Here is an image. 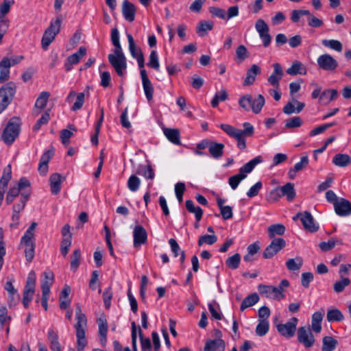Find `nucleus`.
Here are the masks:
<instances>
[{
    "instance_id": "1",
    "label": "nucleus",
    "mask_w": 351,
    "mask_h": 351,
    "mask_svg": "<svg viewBox=\"0 0 351 351\" xmlns=\"http://www.w3.org/2000/svg\"><path fill=\"white\" fill-rule=\"evenodd\" d=\"M75 317L77 319V322L75 324L77 337V351H84V348L87 345L85 335L87 328V319L86 315L82 313L80 304H77L76 306Z\"/></svg>"
},
{
    "instance_id": "2",
    "label": "nucleus",
    "mask_w": 351,
    "mask_h": 351,
    "mask_svg": "<svg viewBox=\"0 0 351 351\" xmlns=\"http://www.w3.org/2000/svg\"><path fill=\"white\" fill-rule=\"evenodd\" d=\"M36 226V222H32L20 242V246L24 247L26 261L29 263L32 261L35 254L34 230Z\"/></svg>"
},
{
    "instance_id": "3",
    "label": "nucleus",
    "mask_w": 351,
    "mask_h": 351,
    "mask_svg": "<svg viewBox=\"0 0 351 351\" xmlns=\"http://www.w3.org/2000/svg\"><path fill=\"white\" fill-rule=\"evenodd\" d=\"M265 103V97L262 95H258L254 98L251 95L246 94L240 97L239 104L245 111L250 110L255 114H258Z\"/></svg>"
},
{
    "instance_id": "4",
    "label": "nucleus",
    "mask_w": 351,
    "mask_h": 351,
    "mask_svg": "<svg viewBox=\"0 0 351 351\" xmlns=\"http://www.w3.org/2000/svg\"><path fill=\"white\" fill-rule=\"evenodd\" d=\"M21 131V120L14 117L8 122L2 133V140L6 145H11L19 135Z\"/></svg>"
},
{
    "instance_id": "5",
    "label": "nucleus",
    "mask_w": 351,
    "mask_h": 351,
    "mask_svg": "<svg viewBox=\"0 0 351 351\" xmlns=\"http://www.w3.org/2000/svg\"><path fill=\"white\" fill-rule=\"evenodd\" d=\"M61 22V16H57L55 20L51 21L50 25L44 32L41 40L42 47L44 50L48 49L50 44L54 40L56 35L59 33Z\"/></svg>"
},
{
    "instance_id": "6",
    "label": "nucleus",
    "mask_w": 351,
    "mask_h": 351,
    "mask_svg": "<svg viewBox=\"0 0 351 351\" xmlns=\"http://www.w3.org/2000/svg\"><path fill=\"white\" fill-rule=\"evenodd\" d=\"M16 86L9 82L0 88V114L4 111L12 101L16 93Z\"/></svg>"
},
{
    "instance_id": "7",
    "label": "nucleus",
    "mask_w": 351,
    "mask_h": 351,
    "mask_svg": "<svg viewBox=\"0 0 351 351\" xmlns=\"http://www.w3.org/2000/svg\"><path fill=\"white\" fill-rule=\"evenodd\" d=\"M221 129L224 131L230 137L234 138L237 141V147L243 150L246 147L245 136L242 132V130L236 128L230 125L222 123L220 125Z\"/></svg>"
},
{
    "instance_id": "8",
    "label": "nucleus",
    "mask_w": 351,
    "mask_h": 351,
    "mask_svg": "<svg viewBox=\"0 0 351 351\" xmlns=\"http://www.w3.org/2000/svg\"><path fill=\"white\" fill-rule=\"evenodd\" d=\"M258 290L262 295L269 299L279 301L285 297L284 289H281V287L261 284L258 286Z\"/></svg>"
},
{
    "instance_id": "9",
    "label": "nucleus",
    "mask_w": 351,
    "mask_h": 351,
    "mask_svg": "<svg viewBox=\"0 0 351 351\" xmlns=\"http://www.w3.org/2000/svg\"><path fill=\"white\" fill-rule=\"evenodd\" d=\"M286 245V241L282 238H274L271 243L265 248L263 256L265 259L271 258Z\"/></svg>"
},
{
    "instance_id": "10",
    "label": "nucleus",
    "mask_w": 351,
    "mask_h": 351,
    "mask_svg": "<svg viewBox=\"0 0 351 351\" xmlns=\"http://www.w3.org/2000/svg\"><path fill=\"white\" fill-rule=\"evenodd\" d=\"M318 66L326 71L332 72L338 67V62L330 54L324 53L317 59Z\"/></svg>"
},
{
    "instance_id": "11",
    "label": "nucleus",
    "mask_w": 351,
    "mask_h": 351,
    "mask_svg": "<svg viewBox=\"0 0 351 351\" xmlns=\"http://www.w3.org/2000/svg\"><path fill=\"white\" fill-rule=\"evenodd\" d=\"M298 319L292 317L285 324H279L276 326L278 332L286 338H291L294 336Z\"/></svg>"
},
{
    "instance_id": "12",
    "label": "nucleus",
    "mask_w": 351,
    "mask_h": 351,
    "mask_svg": "<svg viewBox=\"0 0 351 351\" xmlns=\"http://www.w3.org/2000/svg\"><path fill=\"white\" fill-rule=\"evenodd\" d=\"M255 29L263 41V46L268 47L271 43V37L269 34V28L267 24L264 20L259 19L255 23Z\"/></svg>"
},
{
    "instance_id": "13",
    "label": "nucleus",
    "mask_w": 351,
    "mask_h": 351,
    "mask_svg": "<svg viewBox=\"0 0 351 351\" xmlns=\"http://www.w3.org/2000/svg\"><path fill=\"white\" fill-rule=\"evenodd\" d=\"M298 340L306 348H311L315 343V337L308 328L302 326L298 330Z\"/></svg>"
},
{
    "instance_id": "14",
    "label": "nucleus",
    "mask_w": 351,
    "mask_h": 351,
    "mask_svg": "<svg viewBox=\"0 0 351 351\" xmlns=\"http://www.w3.org/2000/svg\"><path fill=\"white\" fill-rule=\"evenodd\" d=\"M108 61L113 66L119 76H123L124 71L127 68V60L125 57H117L109 54L108 56Z\"/></svg>"
},
{
    "instance_id": "15",
    "label": "nucleus",
    "mask_w": 351,
    "mask_h": 351,
    "mask_svg": "<svg viewBox=\"0 0 351 351\" xmlns=\"http://www.w3.org/2000/svg\"><path fill=\"white\" fill-rule=\"evenodd\" d=\"M133 245L135 248L146 243L147 241L146 230L141 225L136 226L133 230Z\"/></svg>"
},
{
    "instance_id": "16",
    "label": "nucleus",
    "mask_w": 351,
    "mask_h": 351,
    "mask_svg": "<svg viewBox=\"0 0 351 351\" xmlns=\"http://www.w3.org/2000/svg\"><path fill=\"white\" fill-rule=\"evenodd\" d=\"M274 71L268 77V83L274 87L278 89L280 88V81L283 76V71L280 64L278 62L273 64Z\"/></svg>"
},
{
    "instance_id": "17",
    "label": "nucleus",
    "mask_w": 351,
    "mask_h": 351,
    "mask_svg": "<svg viewBox=\"0 0 351 351\" xmlns=\"http://www.w3.org/2000/svg\"><path fill=\"white\" fill-rule=\"evenodd\" d=\"M297 217H300L305 230L311 232L317 231L319 226L315 223L314 219L310 213H298Z\"/></svg>"
},
{
    "instance_id": "18",
    "label": "nucleus",
    "mask_w": 351,
    "mask_h": 351,
    "mask_svg": "<svg viewBox=\"0 0 351 351\" xmlns=\"http://www.w3.org/2000/svg\"><path fill=\"white\" fill-rule=\"evenodd\" d=\"M86 53V49L84 47H80L78 51L69 56L66 58V61L64 64V69L66 71H69L72 69L73 65L77 64L81 58L84 57Z\"/></svg>"
},
{
    "instance_id": "19",
    "label": "nucleus",
    "mask_w": 351,
    "mask_h": 351,
    "mask_svg": "<svg viewBox=\"0 0 351 351\" xmlns=\"http://www.w3.org/2000/svg\"><path fill=\"white\" fill-rule=\"evenodd\" d=\"M334 209L339 216H348L351 214V203L344 198H340L338 202L335 204Z\"/></svg>"
},
{
    "instance_id": "20",
    "label": "nucleus",
    "mask_w": 351,
    "mask_h": 351,
    "mask_svg": "<svg viewBox=\"0 0 351 351\" xmlns=\"http://www.w3.org/2000/svg\"><path fill=\"white\" fill-rule=\"evenodd\" d=\"M141 77L142 80L143 88L145 92V97L148 101H150L153 99L154 95V87L152 82L148 78L147 72L145 69H142L140 71Z\"/></svg>"
},
{
    "instance_id": "21",
    "label": "nucleus",
    "mask_w": 351,
    "mask_h": 351,
    "mask_svg": "<svg viewBox=\"0 0 351 351\" xmlns=\"http://www.w3.org/2000/svg\"><path fill=\"white\" fill-rule=\"evenodd\" d=\"M122 14L126 21L129 22L134 21L136 14V8L134 4L125 0L122 3Z\"/></svg>"
},
{
    "instance_id": "22",
    "label": "nucleus",
    "mask_w": 351,
    "mask_h": 351,
    "mask_svg": "<svg viewBox=\"0 0 351 351\" xmlns=\"http://www.w3.org/2000/svg\"><path fill=\"white\" fill-rule=\"evenodd\" d=\"M10 58L5 57L0 62V83L7 81L10 77Z\"/></svg>"
},
{
    "instance_id": "23",
    "label": "nucleus",
    "mask_w": 351,
    "mask_h": 351,
    "mask_svg": "<svg viewBox=\"0 0 351 351\" xmlns=\"http://www.w3.org/2000/svg\"><path fill=\"white\" fill-rule=\"evenodd\" d=\"M261 69L257 64H253L247 71L246 77L244 80L243 84L245 86L252 85L255 80L257 75L260 74Z\"/></svg>"
},
{
    "instance_id": "24",
    "label": "nucleus",
    "mask_w": 351,
    "mask_h": 351,
    "mask_svg": "<svg viewBox=\"0 0 351 351\" xmlns=\"http://www.w3.org/2000/svg\"><path fill=\"white\" fill-rule=\"evenodd\" d=\"M51 192L53 195H57L61 189L62 178L60 174L55 173L51 175L49 178Z\"/></svg>"
},
{
    "instance_id": "25",
    "label": "nucleus",
    "mask_w": 351,
    "mask_h": 351,
    "mask_svg": "<svg viewBox=\"0 0 351 351\" xmlns=\"http://www.w3.org/2000/svg\"><path fill=\"white\" fill-rule=\"evenodd\" d=\"M99 326V335L102 346H105L107 341L108 324L104 318H99L97 320Z\"/></svg>"
},
{
    "instance_id": "26",
    "label": "nucleus",
    "mask_w": 351,
    "mask_h": 351,
    "mask_svg": "<svg viewBox=\"0 0 351 351\" xmlns=\"http://www.w3.org/2000/svg\"><path fill=\"white\" fill-rule=\"evenodd\" d=\"M262 162V158L261 156H258L256 158H253L248 162H247L245 165H244L243 167H241L239 169V173H241L242 176H245V178L247 176V174L250 173L255 166Z\"/></svg>"
},
{
    "instance_id": "27",
    "label": "nucleus",
    "mask_w": 351,
    "mask_h": 351,
    "mask_svg": "<svg viewBox=\"0 0 351 351\" xmlns=\"http://www.w3.org/2000/svg\"><path fill=\"white\" fill-rule=\"evenodd\" d=\"M163 132L171 143L177 145L181 144L180 132L178 129L164 128Z\"/></svg>"
},
{
    "instance_id": "28",
    "label": "nucleus",
    "mask_w": 351,
    "mask_h": 351,
    "mask_svg": "<svg viewBox=\"0 0 351 351\" xmlns=\"http://www.w3.org/2000/svg\"><path fill=\"white\" fill-rule=\"evenodd\" d=\"M12 177V168L10 165H8L3 169V174L0 179V192L5 193L8 186V182Z\"/></svg>"
},
{
    "instance_id": "29",
    "label": "nucleus",
    "mask_w": 351,
    "mask_h": 351,
    "mask_svg": "<svg viewBox=\"0 0 351 351\" xmlns=\"http://www.w3.org/2000/svg\"><path fill=\"white\" fill-rule=\"evenodd\" d=\"M324 317V311H317L312 315L311 329L315 333H319L322 330V321Z\"/></svg>"
},
{
    "instance_id": "30",
    "label": "nucleus",
    "mask_w": 351,
    "mask_h": 351,
    "mask_svg": "<svg viewBox=\"0 0 351 351\" xmlns=\"http://www.w3.org/2000/svg\"><path fill=\"white\" fill-rule=\"evenodd\" d=\"M47 340L49 343L51 351H61V346L58 341V335L53 329L49 330Z\"/></svg>"
},
{
    "instance_id": "31",
    "label": "nucleus",
    "mask_w": 351,
    "mask_h": 351,
    "mask_svg": "<svg viewBox=\"0 0 351 351\" xmlns=\"http://www.w3.org/2000/svg\"><path fill=\"white\" fill-rule=\"evenodd\" d=\"M14 3V0H3L0 5V22L10 24V21L5 15L10 12L11 6Z\"/></svg>"
},
{
    "instance_id": "32",
    "label": "nucleus",
    "mask_w": 351,
    "mask_h": 351,
    "mask_svg": "<svg viewBox=\"0 0 351 351\" xmlns=\"http://www.w3.org/2000/svg\"><path fill=\"white\" fill-rule=\"evenodd\" d=\"M225 347V342L221 339L209 340L206 343L204 351H215L216 350L223 351Z\"/></svg>"
},
{
    "instance_id": "33",
    "label": "nucleus",
    "mask_w": 351,
    "mask_h": 351,
    "mask_svg": "<svg viewBox=\"0 0 351 351\" xmlns=\"http://www.w3.org/2000/svg\"><path fill=\"white\" fill-rule=\"evenodd\" d=\"M281 196H286L288 201H292L295 197V191L293 184L288 182L284 186H280Z\"/></svg>"
},
{
    "instance_id": "34",
    "label": "nucleus",
    "mask_w": 351,
    "mask_h": 351,
    "mask_svg": "<svg viewBox=\"0 0 351 351\" xmlns=\"http://www.w3.org/2000/svg\"><path fill=\"white\" fill-rule=\"evenodd\" d=\"M332 162L339 167H346L351 164V157L346 154H337L332 158Z\"/></svg>"
},
{
    "instance_id": "35",
    "label": "nucleus",
    "mask_w": 351,
    "mask_h": 351,
    "mask_svg": "<svg viewBox=\"0 0 351 351\" xmlns=\"http://www.w3.org/2000/svg\"><path fill=\"white\" fill-rule=\"evenodd\" d=\"M36 276L35 271H31L28 274L23 293L34 294L36 287Z\"/></svg>"
},
{
    "instance_id": "36",
    "label": "nucleus",
    "mask_w": 351,
    "mask_h": 351,
    "mask_svg": "<svg viewBox=\"0 0 351 351\" xmlns=\"http://www.w3.org/2000/svg\"><path fill=\"white\" fill-rule=\"evenodd\" d=\"M224 145L220 143L211 141L208 152L212 157L218 159L223 156Z\"/></svg>"
},
{
    "instance_id": "37",
    "label": "nucleus",
    "mask_w": 351,
    "mask_h": 351,
    "mask_svg": "<svg viewBox=\"0 0 351 351\" xmlns=\"http://www.w3.org/2000/svg\"><path fill=\"white\" fill-rule=\"evenodd\" d=\"M294 102L297 105L296 108H295V106L293 103L288 102L284 106L282 112L286 114H291L294 112H300L304 108L305 104L302 102L298 101V100H294Z\"/></svg>"
},
{
    "instance_id": "38",
    "label": "nucleus",
    "mask_w": 351,
    "mask_h": 351,
    "mask_svg": "<svg viewBox=\"0 0 351 351\" xmlns=\"http://www.w3.org/2000/svg\"><path fill=\"white\" fill-rule=\"evenodd\" d=\"M214 24L211 21H201L196 27L197 34L204 37L207 34L208 31H210L213 29Z\"/></svg>"
},
{
    "instance_id": "39",
    "label": "nucleus",
    "mask_w": 351,
    "mask_h": 351,
    "mask_svg": "<svg viewBox=\"0 0 351 351\" xmlns=\"http://www.w3.org/2000/svg\"><path fill=\"white\" fill-rule=\"evenodd\" d=\"M287 73L290 75H305L306 73V69L302 63L299 61H295L292 65L287 69Z\"/></svg>"
},
{
    "instance_id": "40",
    "label": "nucleus",
    "mask_w": 351,
    "mask_h": 351,
    "mask_svg": "<svg viewBox=\"0 0 351 351\" xmlns=\"http://www.w3.org/2000/svg\"><path fill=\"white\" fill-rule=\"evenodd\" d=\"M29 196L30 193L29 192H21V196L20 197L19 202V203L13 205L12 211L14 213H21L23 210Z\"/></svg>"
},
{
    "instance_id": "41",
    "label": "nucleus",
    "mask_w": 351,
    "mask_h": 351,
    "mask_svg": "<svg viewBox=\"0 0 351 351\" xmlns=\"http://www.w3.org/2000/svg\"><path fill=\"white\" fill-rule=\"evenodd\" d=\"M338 345V341L331 336H326L322 339V351H334Z\"/></svg>"
},
{
    "instance_id": "42",
    "label": "nucleus",
    "mask_w": 351,
    "mask_h": 351,
    "mask_svg": "<svg viewBox=\"0 0 351 351\" xmlns=\"http://www.w3.org/2000/svg\"><path fill=\"white\" fill-rule=\"evenodd\" d=\"M126 36L129 44V51L132 58L135 59L138 58V56L143 55L141 48L136 45L132 36L130 34H127Z\"/></svg>"
},
{
    "instance_id": "43",
    "label": "nucleus",
    "mask_w": 351,
    "mask_h": 351,
    "mask_svg": "<svg viewBox=\"0 0 351 351\" xmlns=\"http://www.w3.org/2000/svg\"><path fill=\"white\" fill-rule=\"evenodd\" d=\"M259 300L258 295L256 293H252L250 295L247 296L244 298L243 302H241L240 309L241 311H243L248 307H250L255 304H256Z\"/></svg>"
},
{
    "instance_id": "44",
    "label": "nucleus",
    "mask_w": 351,
    "mask_h": 351,
    "mask_svg": "<svg viewBox=\"0 0 351 351\" xmlns=\"http://www.w3.org/2000/svg\"><path fill=\"white\" fill-rule=\"evenodd\" d=\"M267 231L269 237L272 239L276 235H283L285 232V226L280 223L271 225L268 227Z\"/></svg>"
},
{
    "instance_id": "45",
    "label": "nucleus",
    "mask_w": 351,
    "mask_h": 351,
    "mask_svg": "<svg viewBox=\"0 0 351 351\" xmlns=\"http://www.w3.org/2000/svg\"><path fill=\"white\" fill-rule=\"evenodd\" d=\"M338 96V92L336 89L325 90L320 95L319 99L326 104L335 99Z\"/></svg>"
},
{
    "instance_id": "46",
    "label": "nucleus",
    "mask_w": 351,
    "mask_h": 351,
    "mask_svg": "<svg viewBox=\"0 0 351 351\" xmlns=\"http://www.w3.org/2000/svg\"><path fill=\"white\" fill-rule=\"evenodd\" d=\"M81 258L82 256L80 250H75L71 256V270L73 272H75L78 269L80 265Z\"/></svg>"
},
{
    "instance_id": "47",
    "label": "nucleus",
    "mask_w": 351,
    "mask_h": 351,
    "mask_svg": "<svg viewBox=\"0 0 351 351\" xmlns=\"http://www.w3.org/2000/svg\"><path fill=\"white\" fill-rule=\"evenodd\" d=\"M269 328L268 319H258V324L256 328V334L259 337L265 336Z\"/></svg>"
},
{
    "instance_id": "48",
    "label": "nucleus",
    "mask_w": 351,
    "mask_h": 351,
    "mask_svg": "<svg viewBox=\"0 0 351 351\" xmlns=\"http://www.w3.org/2000/svg\"><path fill=\"white\" fill-rule=\"evenodd\" d=\"M322 44L328 48L333 49L336 51L341 52L343 49V45L341 43L337 40H327L324 39L322 40Z\"/></svg>"
},
{
    "instance_id": "49",
    "label": "nucleus",
    "mask_w": 351,
    "mask_h": 351,
    "mask_svg": "<svg viewBox=\"0 0 351 351\" xmlns=\"http://www.w3.org/2000/svg\"><path fill=\"white\" fill-rule=\"evenodd\" d=\"M303 263L302 258L301 257H296L295 258H289L286 262V266L290 271L299 270Z\"/></svg>"
},
{
    "instance_id": "50",
    "label": "nucleus",
    "mask_w": 351,
    "mask_h": 351,
    "mask_svg": "<svg viewBox=\"0 0 351 351\" xmlns=\"http://www.w3.org/2000/svg\"><path fill=\"white\" fill-rule=\"evenodd\" d=\"M136 173L142 174L145 178L150 180H153L155 176L154 169L150 165L147 166L140 165Z\"/></svg>"
},
{
    "instance_id": "51",
    "label": "nucleus",
    "mask_w": 351,
    "mask_h": 351,
    "mask_svg": "<svg viewBox=\"0 0 351 351\" xmlns=\"http://www.w3.org/2000/svg\"><path fill=\"white\" fill-rule=\"evenodd\" d=\"M241 262V255L236 253L234 255L228 257L226 261V266L231 269H237Z\"/></svg>"
},
{
    "instance_id": "52",
    "label": "nucleus",
    "mask_w": 351,
    "mask_h": 351,
    "mask_svg": "<svg viewBox=\"0 0 351 351\" xmlns=\"http://www.w3.org/2000/svg\"><path fill=\"white\" fill-rule=\"evenodd\" d=\"M326 317L329 322H340L343 319V314L338 309H329Z\"/></svg>"
},
{
    "instance_id": "53",
    "label": "nucleus",
    "mask_w": 351,
    "mask_h": 351,
    "mask_svg": "<svg viewBox=\"0 0 351 351\" xmlns=\"http://www.w3.org/2000/svg\"><path fill=\"white\" fill-rule=\"evenodd\" d=\"M228 99V93L225 89H221L220 91L215 93L213 99L211 101V105L213 108L218 106L220 101H226Z\"/></svg>"
},
{
    "instance_id": "54",
    "label": "nucleus",
    "mask_w": 351,
    "mask_h": 351,
    "mask_svg": "<svg viewBox=\"0 0 351 351\" xmlns=\"http://www.w3.org/2000/svg\"><path fill=\"white\" fill-rule=\"evenodd\" d=\"M217 241V237L215 234H204L199 237L198 239V245L202 246L204 243L208 245H213Z\"/></svg>"
},
{
    "instance_id": "55",
    "label": "nucleus",
    "mask_w": 351,
    "mask_h": 351,
    "mask_svg": "<svg viewBox=\"0 0 351 351\" xmlns=\"http://www.w3.org/2000/svg\"><path fill=\"white\" fill-rule=\"evenodd\" d=\"M49 96L50 94L49 92H42L36 101L35 106L40 109L44 108L47 105Z\"/></svg>"
},
{
    "instance_id": "56",
    "label": "nucleus",
    "mask_w": 351,
    "mask_h": 351,
    "mask_svg": "<svg viewBox=\"0 0 351 351\" xmlns=\"http://www.w3.org/2000/svg\"><path fill=\"white\" fill-rule=\"evenodd\" d=\"M141 184V180L135 175H132L128 180V187L132 191H136Z\"/></svg>"
},
{
    "instance_id": "57",
    "label": "nucleus",
    "mask_w": 351,
    "mask_h": 351,
    "mask_svg": "<svg viewBox=\"0 0 351 351\" xmlns=\"http://www.w3.org/2000/svg\"><path fill=\"white\" fill-rule=\"evenodd\" d=\"M147 65L156 71L159 70L160 64L158 61V54L156 51L153 50L151 51Z\"/></svg>"
},
{
    "instance_id": "58",
    "label": "nucleus",
    "mask_w": 351,
    "mask_h": 351,
    "mask_svg": "<svg viewBox=\"0 0 351 351\" xmlns=\"http://www.w3.org/2000/svg\"><path fill=\"white\" fill-rule=\"evenodd\" d=\"M350 284V280L348 278H341V280L337 281L334 284V290L337 293H340L343 291L346 287Z\"/></svg>"
},
{
    "instance_id": "59",
    "label": "nucleus",
    "mask_w": 351,
    "mask_h": 351,
    "mask_svg": "<svg viewBox=\"0 0 351 351\" xmlns=\"http://www.w3.org/2000/svg\"><path fill=\"white\" fill-rule=\"evenodd\" d=\"M21 195V191L16 187H12L9 189L6 197L5 202L7 204H10L13 202L14 199Z\"/></svg>"
},
{
    "instance_id": "60",
    "label": "nucleus",
    "mask_w": 351,
    "mask_h": 351,
    "mask_svg": "<svg viewBox=\"0 0 351 351\" xmlns=\"http://www.w3.org/2000/svg\"><path fill=\"white\" fill-rule=\"evenodd\" d=\"M247 48L244 45H241L236 49L235 59L239 60V62H243L247 58Z\"/></svg>"
},
{
    "instance_id": "61",
    "label": "nucleus",
    "mask_w": 351,
    "mask_h": 351,
    "mask_svg": "<svg viewBox=\"0 0 351 351\" xmlns=\"http://www.w3.org/2000/svg\"><path fill=\"white\" fill-rule=\"evenodd\" d=\"M245 179V176H242L241 173H237L229 178L228 183L232 188V189L235 190L241 180Z\"/></svg>"
},
{
    "instance_id": "62",
    "label": "nucleus",
    "mask_w": 351,
    "mask_h": 351,
    "mask_svg": "<svg viewBox=\"0 0 351 351\" xmlns=\"http://www.w3.org/2000/svg\"><path fill=\"white\" fill-rule=\"evenodd\" d=\"M186 186L184 182H178L175 185V193L178 201L181 203L183 199V194L185 191Z\"/></svg>"
},
{
    "instance_id": "63",
    "label": "nucleus",
    "mask_w": 351,
    "mask_h": 351,
    "mask_svg": "<svg viewBox=\"0 0 351 351\" xmlns=\"http://www.w3.org/2000/svg\"><path fill=\"white\" fill-rule=\"evenodd\" d=\"M302 124V121L301 118L300 117H294L287 120L285 126L287 128H295L300 127Z\"/></svg>"
},
{
    "instance_id": "64",
    "label": "nucleus",
    "mask_w": 351,
    "mask_h": 351,
    "mask_svg": "<svg viewBox=\"0 0 351 351\" xmlns=\"http://www.w3.org/2000/svg\"><path fill=\"white\" fill-rule=\"evenodd\" d=\"M209 12L213 16L219 18L221 19H226V14L225 10L212 6L209 8Z\"/></svg>"
}]
</instances>
